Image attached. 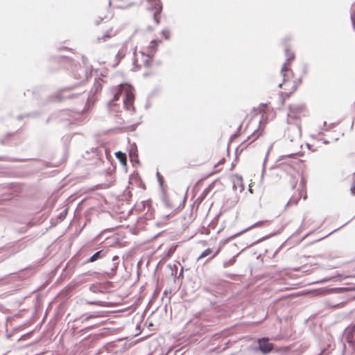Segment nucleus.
I'll list each match as a JSON object with an SVG mask.
<instances>
[{
    "label": "nucleus",
    "mask_w": 355,
    "mask_h": 355,
    "mask_svg": "<svg viewBox=\"0 0 355 355\" xmlns=\"http://www.w3.org/2000/svg\"><path fill=\"white\" fill-rule=\"evenodd\" d=\"M288 64L287 62L283 65L281 69L283 82L278 85L282 89L279 93L280 105H284L286 100L297 89L302 83V76L295 74L291 68H288Z\"/></svg>",
    "instance_id": "nucleus-1"
},
{
    "label": "nucleus",
    "mask_w": 355,
    "mask_h": 355,
    "mask_svg": "<svg viewBox=\"0 0 355 355\" xmlns=\"http://www.w3.org/2000/svg\"><path fill=\"white\" fill-rule=\"evenodd\" d=\"M161 42L160 40H153L145 51L135 53V65L139 68L150 67Z\"/></svg>",
    "instance_id": "nucleus-2"
},
{
    "label": "nucleus",
    "mask_w": 355,
    "mask_h": 355,
    "mask_svg": "<svg viewBox=\"0 0 355 355\" xmlns=\"http://www.w3.org/2000/svg\"><path fill=\"white\" fill-rule=\"evenodd\" d=\"M302 198H303L304 200H306L307 198L306 184L304 180H301L298 187L294 189L293 193L287 203V206L297 205Z\"/></svg>",
    "instance_id": "nucleus-3"
},
{
    "label": "nucleus",
    "mask_w": 355,
    "mask_h": 355,
    "mask_svg": "<svg viewBox=\"0 0 355 355\" xmlns=\"http://www.w3.org/2000/svg\"><path fill=\"white\" fill-rule=\"evenodd\" d=\"M102 28L103 30V33L97 37L98 43L105 42L116 35V31H114L113 26L110 24L103 23Z\"/></svg>",
    "instance_id": "nucleus-4"
},
{
    "label": "nucleus",
    "mask_w": 355,
    "mask_h": 355,
    "mask_svg": "<svg viewBox=\"0 0 355 355\" xmlns=\"http://www.w3.org/2000/svg\"><path fill=\"white\" fill-rule=\"evenodd\" d=\"M124 92V98H123V103L125 108L127 110H132L134 109L133 107V103L135 99L134 94L132 91V89L128 85H125L123 89Z\"/></svg>",
    "instance_id": "nucleus-5"
},
{
    "label": "nucleus",
    "mask_w": 355,
    "mask_h": 355,
    "mask_svg": "<svg viewBox=\"0 0 355 355\" xmlns=\"http://www.w3.org/2000/svg\"><path fill=\"white\" fill-rule=\"evenodd\" d=\"M257 343L259 351L263 354H269L274 348V344L269 342L268 338H259Z\"/></svg>",
    "instance_id": "nucleus-6"
},
{
    "label": "nucleus",
    "mask_w": 355,
    "mask_h": 355,
    "mask_svg": "<svg viewBox=\"0 0 355 355\" xmlns=\"http://www.w3.org/2000/svg\"><path fill=\"white\" fill-rule=\"evenodd\" d=\"M305 107L302 105H291L288 112V116L293 119H300L304 116Z\"/></svg>",
    "instance_id": "nucleus-7"
},
{
    "label": "nucleus",
    "mask_w": 355,
    "mask_h": 355,
    "mask_svg": "<svg viewBox=\"0 0 355 355\" xmlns=\"http://www.w3.org/2000/svg\"><path fill=\"white\" fill-rule=\"evenodd\" d=\"M110 5L113 8L125 9L133 3L129 0H110Z\"/></svg>",
    "instance_id": "nucleus-8"
},
{
    "label": "nucleus",
    "mask_w": 355,
    "mask_h": 355,
    "mask_svg": "<svg viewBox=\"0 0 355 355\" xmlns=\"http://www.w3.org/2000/svg\"><path fill=\"white\" fill-rule=\"evenodd\" d=\"M286 55L287 57V59L283 65H285L288 62V68H291V64L292 60H293L295 59V55L291 50L287 49H286Z\"/></svg>",
    "instance_id": "nucleus-9"
},
{
    "label": "nucleus",
    "mask_w": 355,
    "mask_h": 355,
    "mask_svg": "<svg viewBox=\"0 0 355 355\" xmlns=\"http://www.w3.org/2000/svg\"><path fill=\"white\" fill-rule=\"evenodd\" d=\"M115 155L123 166H125L127 165V157L125 153L119 151L115 153Z\"/></svg>",
    "instance_id": "nucleus-10"
},
{
    "label": "nucleus",
    "mask_w": 355,
    "mask_h": 355,
    "mask_svg": "<svg viewBox=\"0 0 355 355\" xmlns=\"http://www.w3.org/2000/svg\"><path fill=\"white\" fill-rule=\"evenodd\" d=\"M124 87H125V85H120L119 88L118 89V91L116 92V94H114V96L112 98L113 102L118 101L121 96L124 95V92H123Z\"/></svg>",
    "instance_id": "nucleus-11"
},
{
    "label": "nucleus",
    "mask_w": 355,
    "mask_h": 355,
    "mask_svg": "<svg viewBox=\"0 0 355 355\" xmlns=\"http://www.w3.org/2000/svg\"><path fill=\"white\" fill-rule=\"evenodd\" d=\"M212 252L211 249L207 248L205 250L202 252V253L200 255V257L198 258V260H200L204 257H206L207 256L211 254Z\"/></svg>",
    "instance_id": "nucleus-12"
},
{
    "label": "nucleus",
    "mask_w": 355,
    "mask_h": 355,
    "mask_svg": "<svg viewBox=\"0 0 355 355\" xmlns=\"http://www.w3.org/2000/svg\"><path fill=\"white\" fill-rule=\"evenodd\" d=\"M102 251H98L95 254H94L89 259V262H94L98 259L101 257V254Z\"/></svg>",
    "instance_id": "nucleus-13"
},
{
    "label": "nucleus",
    "mask_w": 355,
    "mask_h": 355,
    "mask_svg": "<svg viewBox=\"0 0 355 355\" xmlns=\"http://www.w3.org/2000/svg\"><path fill=\"white\" fill-rule=\"evenodd\" d=\"M268 223V220H261V221H259V222L254 223V225H252L250 228L251 229L253 227H260L265 225Z\"/></svg>",
    "instance_id": "nucleus-14"
},
{
    "label": "nucleus",
    "mask_w": 355,
    "mask_h": 355,
    "mask_svg": "<svg viewBox=\"0 0 355 355\" xmlns=\"http://www.w3.org/2000/svg\"><path fill=\"white\" fill-rule=\"evenodd\" d=\"M162 35L165 40H168L170 37V33L168 31L164 30L162 32Z\"/></svg>",
    "instance_id": "nucleus-15"
},
{
    "label": "nucleus",
    "mask_w": 355,
    "mask_h": 355,
    "mask_svg": "<svg viewBox=\"0 0 355 355\" xmlns=\"http://www.w3.org/2000/svg\"><path fill=\"white\" fill-rule=\"evenodd\" d=\"M248 146V144L246 143V141H243L240 146L239 147L237 148V150L241 148V151L243 150L245 148H247V146Z\"/></svg>",
    "instance_id": "nucleus-16"
},
{
    "label": "nucleus",
    "mask_w": 355,
    "mask_h": 355,
    "mask_svg": "<svg viewBox=\"0 0 355 355\" xmlns=\"http://www.w3.org/2000/svg\"><path fill=\"white\" fill-rule=\"evenodd\" d=\"M212 187H213V184H211L209 186V187H207V189H205L204 190V191L202 192V195L204 196V197L207 195V193H209V191H210V189H211Z\"/></svg>",
    "instance_id": "nucleus-17"
},
{
    "label": "nucleus",
    "mask_w": 355,
    "mask_h": 355,
    "mask_svg": "<svg viewBox=\"0 0 355 355\" xmlns=\"http://www.w3.org/2000/svg\"><path fill=\"white\" fill-rule=\"evenodd\" d=\"M212 187H213V184H211L209 186V187H207V189H205L204 190V191L202 192V195L204 196V197L207 195V193H209V191H210V189H211Z\"/></svg>",
    "instance_id": "nucleus-18"
},
{
    "label": "nucleus",
    "mask_w": 355,
    "mask_h": 355,
    "mask_svg": "<svg viewBox=\"0 0 355 355\" xmlns=\"http://www.w3.org/2000/svg\"><path fill=\"white\" fill-rule=\"evenodd\" d=\"M354 184L351 187V191L353 195H355V174L353 175Z\"/></svg>",
    "instance_id": "nucleus-19"
},
{
    "label": "nucleus",
    "mask_w": 355,
    "mask_h": 355,
    "mask_svg": "<svg viewBox=\"0 0 355 355\" xmlns=\"http://www.w3.org/2000/svg\"><path fill=\"white\" fill-rule=\"evenodd\" d=\"M225 162V158H222L220 160H219L218 162V163L215 165V167H217L220 164H223Z\"/></svg>",
    "instance_id": "nucleus-20"
},
{
    "label": "nucleus",
    "mask_w": 355,
    "mask_h": 355,
    "mask_svg": "<svg viewBox=\"0 0 355 355\" xmlns=\"http://www.w3.org/2000/svg\"><path fill=\"white\" fill-rule=\"evenodd\" d=\"M280 350H283V351H288L289 350V347H283Z\"/></svg>",
    "instance_id": "nucleus-21"
},
{
    "label": "nucleus",
    "mask_w": 355,
    "mask_h": 355,
    "mask_svg": "<svg viewBox=\"0 0 355 355\" xmlns=\"http://www.w3.org/2000/svg\"><path fill=\"white\" fill-rule=\"evenodd\" d=\"M219 251H220V249H218L217 251L213 254L212 257H216L218 254Z\"/></svg>",
    "instance_id": "nucleus-22"
},
{
    "label": "nucleus",
    "mask_w": 355,
    "mask_h": 355,
    "mask_svg": "<svg viewBox=\"0 0 355 355\" xmlns=\"http://www.w3.org/2000/svg\"><path fill=\"white\" fill-rule=\"evenodd\" d=\"M239 180H240L241 182H242V178L241 177H238L237 175L236 176Z\"/></svg>",
    "instance_id": "nucleus-23"
},
{
    "label": "nucleus",
    "mask_w": 355,
    "mask_h": 355,
    "mask_svg": "<svg viewBox=\"0 0 355 355\" xmlns=\"http://www.w3.org/2000/svg\"><path fill=\"white\" fill-rule=\"evenodd\" d=\"M352 331H353L354 333H355V325H354V326L353 327V328H352Z\"/></svg>",
    "instance_id": "nucleus-24"
},
{
    "label": "nucleus",
    "mask_w": 355,
    "mask_h": 355,
    "mask_svg": "<svg viewBox=\"0 0 355 355\" xmlns=\"http://www.w3.org/2000/svg\"><path fill=\"white\" fill-rule=\"evenodd\" d=\"M318 355H324V354H323V353L322 352V353H320V354H318Z\"/></svg>",
    "instance_id": "nucleus-25"
}]
</instances>
